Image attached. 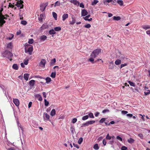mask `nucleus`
<instances>
[{
	"label": "nucleus",
	"mask_w": 150,
	"mask_h": 150,
	"mask_svg": "<svg viewBox=\"0 0 150 150\" xmlns=\"http://www.w3.org/2000/svg\"><path fill=\"white\" fill-rule=\"evenodd\" d=\"M101 52V49H97L94 50L90 55V57L88 59L92 64L95 63L94 62V58L96 57Z\"/></svg>",
	"instance_id": "nucleus-1"
},
{
	"label": "nucleus",
	"mask_w": 150,
	"mask_h": 150,
	"mask_svg": "<svg viewBox=\"0 0 150 150\" xmlns=\"http://www.w3.org/2000/svg\"><path fill=\"white\" fill-rule=\"evenodd\" d=\"M33 47L31 45L26 43L25 44V52L28 53L30 55H31L33 51Z\"/></svg>",
	"instance_id": "nucleus-2"
},
{
	"label": "nucleus",
	"mask_w": 150,
	"mask_h": 150,
	"mask_svg": "<svg viewBox=\"0 0 150 150\" xmlns=\"http://www.w3.org/2000/svg\"><path fill=\"white\" fill-rule=\"evenodd\" d=\"M3 10L2 8H1L0 10V25L1 26H2L4 23H5L6 21L4 20L6 19V18L2 14L1 12Z\"/></svg>",
	"instance_id": "nucleus-3"
},
{
	"label": "nucleus",
	"mask_w": 150,
	"mask_h": 150,
	"mask_svg": "<svg viewBox=\"0 0 150 150\" xmlns=\"http://www.w3.org/2000/svg\"><path fill=\"white\" fill-rule=\"evenodd\" d=\"M95 122V121L94 120H91L87 121L85 123L82 124V126H81V127H83L88 126L89 125H91L94 123Z\"/></svg>",
	"instance_id": "nucleus-4"
},
{
	"label": "nucleus",
	"mask_w": 150,
	"mask_h": 150,
	"mask_svg": "<svg viewBox=\"0 0 150 150\" xmlns=\"http://www.w3.org/2000/svg\"><path fill=\"white\" fill-rule=\"evenodd\" d=\"M23 1L21 0L20 1L18 0L17 2L16 5L17 7H20V8H22L23 6Z\"/></svg>",
	"instance_id": "nucleus-5"
},
{
	"label": "nucleus",
	"mask_w": 150,
	"mask_h": 150,
	"mask_svg": "<svg viewBox=\"0 0 150 150\" xmlns=\"http://www.w3.org/2000/svg\"><path fill=\"white\" fill-rule=\"evenodd\" d=\"M43 117L45 121L50 120V116L47 113L45 112L43 114Z\"/></svg>",
	"instance_id": "nucleus-6"
},
{
	"label": "nucleus",
	"mask_w": 150,
	"mask_h": 150,
	"mask_svg": "<svg viewBox=\"0 0 150 150\" xmlns=\"http://www.w3.org/2000/svg\"><path fill=\"white\" fill-rule=\"evenodd\" d=\"M46 61L45 59H42L39 63V66L42 68H45V64L46 63Z\"/></svg>",
	"instance_id": "nucleus-7"
},
{
	"label": "nucleus",
	"mask_w": 150,
	"mask_h": 150,
	"mask_svg": "<svg viewBox=\"0 0 150 150\" xmlns=\"http://www.w3.org/2000/svg\"><path fill=\"white\" fill-rule=\"evenodd\" d=\"M47 38V37L45 35H42L39 37V39L40 40V41L43 42Z\"/></svg>",
	"instance_id": "nucleus-8"
},
{
	"label": "nucleus",
	"mask_w": 150,
	"mask_h": 150,
	"mask_svg": "<svg viewBox=\"0 0 150 150\" xmlns=\"http://www.w3.org/2000/svg\"><path fill=\"white\" fill-rule=\"evenodd\" d=\"M70 2L71 3L78 6L79 5V2L76 0H71L70 1Z\"/></svg>",
	"instance_id": "nucleus-9"
},
{
	"label": "nucleus",
	"mask_w": 150,
	"mask_h": 150,
	"mask_svg": "<svg viewBox=\"0 0 150 150\" xmlns=\"http://www.w3.org/2000/svg\"><path fill=\"white\" fill-rule=\"evenodd\" d=\"M81 14L82 16H85L87 15L88 12L86 10L82 9L81 10Z\"/></svg>",
	"instance_id": "nucleus-10"
},
{
	"label": "nucleus",
	"mask_w": 150,
	"mask_h": 150,
	"mask_svg": "<svg viewBox=\"0 0 150 150\" xmlns=\"http://www.w3.org/2000/svg\"><path fill=\"white\" fill-rule=\"evenodd\" d=\"M114 65L113 61L109 63L108 68L109 69H112L114 67Z\"/></svg>",
	"instance_id": "nucleus-11"
},
{
	"label": "nucleus",
	"mask_w": 150,
	"mask_h": 150,
	"mask_svg": "<svg viewBox=\"0 0 150 150\" xmlns=\"http://www.w3.org/2000/svg\"><path fill=\"white\" fill-rule=\"evenodd\" d=\"M72 20L69 21V24L70 25H73L76 22V20L75 17H71Z\"/></svg>",
	"instance_id": "nucleus-12"
},
{
	"label": "nucleus",
	"mask_w": 150,
	"mask_h": 150,
	"mask_svg": "<svg viewBox=\"0 0 150 150\" xmlns=\"http://www.w3.org/2000/svg\"><path fill=\"white\" fill-rule=\"evenodd\" d=\"M13 102L14 104L17 106H18L19 105V102L17 99H13Z\"/></svg>",
	"instance_id": "nucleus-13"
},
{
	"label": "nucleus",
	"mask_w": 150,
	"mask_h": 150,
	"mask_svg": "<svg viewBox=\"0 0 150 150\" xmlns=\"http://www.w3.org/2000/svg\"><path fill=\"white\" fill-rule=\"evenodd\" d=\"M90 15H88L86 16L85 17H84L83 18L85 20V21H92V18H90L89 19H88V18L90 17Z\"/></svg>",
	"instance_id": "nucleus-14"
},
{
	"label": "nucleus",
	"mask_w": 150,
	"mask_h": 150,
	"mask_svg": "<svg viewBox=\"0 0 150 150\" xmlns=\"http://www.w3.org/2000/svg\"><path fill=\"white\" fill-rule=\"evenodd\" d=\"M45 16V15L43 14H41L38 17V20L39 21L42 22L43 20V18Z\"/></svg>",
	"instance_id": "nucleus-15"
},
{
	"label": "nucleus",
	"mask_w": 150,
	"mask_h": 150,
	"mask_svg": "<svg viewBox=\"0 0 150 150\" xmlns=\"http://www.w3.org/2000/svg\"><path fill=\"white\" fill-rule=\"evenodd\" d=\"M46 6L45 4H42L40 6V10L42 11H43L45 9Z\"/></svg>",
	"instance_id": "nucleus-16"
},
{
	"label": "nucleus",
	"mask_w": 150,
	"mask_h": 150,
	"mask_svg": "<svg viewBox=\"0 0 150 150\" xmlns=\"http://www.w3.org/2000/svg\"><path fill=\"white\" fill-rule=\"evenodd\" d=\"M68 17V15L67 14H64L62 16V20L64 21Z\"/></svg>",
	"instance_id": "nucleus-17"
},
{
	"label": "nucleus",
	"mask_w": 150,
	"mask_h": 150,
	"mask_svg": "<svg viewBox=\"0 0 150 150\" xmlns=\"http://www.w3.org/2000/svg\"><path fill=\"white\" fill-rule=\"evenodd\" d=\"M5 52L8 55V56H7V57L8 58H10L13 56V54L10 52L7 51L6 52Z\"/></svg>",
	"instance_id": "nucleus-18"
},
{
	"label": "nucleus",
	"mask_w": 150,
	"mask_h": 150,
	"mask_svg": "<svg viewBox=\"0 0 150 150\" xmlns=\"http://www.w3.org/2000/svg\"><path fill=\"white\" fill-rule=\"evenodd\" d=\"M142 28L145 30L150 29V26L149 25H144L142 26Z\"/></svg>",
	"instance_id": "nucleus-19"
},
{
	"label": "nucleus",
	"mask_w": 150,
	"mask_h": 150,
	"mask_svg": "<svg viewBox=\"0 0 150 150\" xmlns=\"http://www.w3.org/2000/svg\"><path fill=\"white\" fill-rule=\"evenodd\" d=\"M29 74H28L25 73L24 75V78L26 81H28V79Z\"/></svg>",
	"instance_id": "nucleus-20"
},
{
	"label": "nucleus",
	"mask_w": 150,
	"mask_h": 150,
	"mask_svg": "<svg viewBox=\"0 0 150 150\" xmlns=\"http://www.w3.org/2000/svg\"><path fill=\"white\" fill-rule=\"evenodd\" d=\"M56 114V111L54 109H52L50 112V115L53 117Z\"/></svg>",
	"instance_id": "nucleus-21"
},
{
	"label": "nucleus",
	"mask_w": 150,
	"mask_h": 150,
	"mask_svg": "<svg viewBox=\"0 0 150 150\" xmlns=\"http://www.w3.org/2000/svg\"><path fill=\"white\" fill-rule=\"evenodd\" d=\"M112 2L111 0H103V3L104 4L107 5L108 3Z\"/></svg>",
	"instance_id": "nucleus-22"
},
{
	"label": "nucleus",
	"mask_w": 150,
	"mask_h": 150,
	"mask_svg": "<svg viewBox=\"0 0 150 150\" xmlns=\"http://www.w3.org/2000/svg\"><path fill=\"white\" fill-rule=\"evenodd\" d=\"M16 121H17V123L18 125V127L19 129V128H20L22 130V132H23V128L21 126V124L19 123V122H18V119L16 120Z\"/></svg>",
	"instance_id": "nucleus-23"
},
{
	"label": "nucleus",
	"mask_w": 150,
	"mask_h": 150,
	"mask_svg": "<svg viewBox=\"0 0 150 150\" xmlns=\"http://www.w3.org/2000/svg\"><path fill=\"white\" fill-rule=\"evenodd\" d=\"M121 60L119 59H117L115 62V64L116 65H118L121 63Z\"/></svg>",
	"instance_id": "nucleus-24"
},
{
	"label": "nucleus",
	"mask_w": 150,
	"mask_h": 150,
	"mask_svg": "<svg viewBox=\"0 0 150 150\" xmlns=\"http://www.w3.org/2000/svg\"><path fill=\"white\" fill-rule=\"evenodd\" d=\"M135 140L131 138H130L127 140V142L128 143L130 144H132L133 143Z\"/></svg>",
	"instance_id": "nucleus-25"
},
{
	"label": "nucleus",
	"mask_w": 150,
	"mask_h": 150,
	"mask_svg": "<svg viewBox=\"0 0 150 150\" xmlns=\"http://www.w3.org/2000/svg\"><path fill=\"white\" fill-rule=\"evenodd\" d=\"M93 148L95 150H98L99 148V147L97 144H96L94 145Z\"/></svg>",
	"instance_id": "nucleus-26"
},
{
	"label": "nucleus",
	"mask_w": 150,
	"mask_h": 150,
	"mask_svg": "<svg viewBox=\"0 0 150 150\" xmlns=\"http://www.w3.org/2000/svg\"><path fill=\"white\" fill-rule=\"evenodd\" d=\"M61 4L59 1H57L55 2L54 4V7H55L57 6H60Z\"/></svg>",
	"instance_id": "nucleus-27"
},
{
	"label": "nucleus",
	"mask_w": 150,
	"mask_h": 150,
	"mask_svg": "<svg viewBox=\"0 0 150 150\" xmlns=\"http://www.w3.org/2000/svg\"><path fill=\"white\" fill-rule=\"evenodd\" d=\"M56 62V60L55 58H54L52 59L50 62V64L51 65H53Z\"/></svg>",
	"instance_id": "nucleus-28"
},
{
	"label": "nucleus",
	"mask_w": 150,
	"mask_h": 150,
	"mask_svg": "<svg viewBox=\"0 0 150 150\" xmlns=\"http://www.w3.org/2000/svg\"><path fill=\"white\" fill-rule=\"evenodd\" d=\"M35 81L33 80H30L29 83L30 86H33L35 84Z\"/></svg>",
	"instance_id": "nucleus-29"
},
{
	"label": "nucleus",
	"mask_w": 150,
	"mask_h": 150,
	"mask_svg": "<svg viewBox=\"0 0 150 150\" xmlns=\"http://www.w3.org/2000/svg\"><path fill=\"white\" fill-rule=\"evenodd\" d=\"M49 33L50 35H54L55 34L56 32L54 29H52L49 31Z\"/></svg>",
	"instance_id": "nucleus-30"
},
{
	"label": "nucleus",
	"mask_w": 150,
	"mask_h": 150,
	"mask_svg": "<svg viewBox=\"0 0 150 150\" xmlns=\"http://www.w3.org/2000/svg\"><path fill=\"white\" fill-rule=\"evenodd\" d=\"M56 72L55 71H54L52 73L50 76L52 78H54L56 76Z\"/></svg>",
	"instance_id": "nucleus-31"
},
{
	"label": "nucleus",
	"mask_w": 150,
	"mask_h": 150,
	"mask_svg": "<svg viewBox=\"0 0 150 150\" xmlns=\"http://www.w3.org/2000/svg\"><path fill=\"white\" fill-rule=\"evenodd\" d=\"M117 3L121 6H122L124 4L123 1L122 0H118Z\"/></svg>",
	"instance_id": "nucleus-32"
},
{
	"label": "nucleus",
	"mask_w": 150,
	"mask_h": 150,
	"mask_svg": "<svg viewBox=\"0 0 150 150\" xmlns=\"http://www.w3.org/2000/svg\"><path fill=\"white\" fill-rule=\"evenodd\" d=\"M12 68L13 69L16 70H18V65L16 64H15L13 65Z\"/></svg>",
	"instance_id": "nucleus-33"
},
{
	"label": "nucleus",
	"mask_w": 150,
	"mask_h": 150,
	"mask_svg": "<svg viewBox=\"0 0 150 150\" xmlns=\"http://www.w3.org/2000/svg\"><path fill=\"white\" fill-rule=\"evenodd\" d=\"M54 29L55 31H60L61 30V27L58 26L54 28Z\"/></svg>",
	"instance_id": "nucleus-34"
},
{
	"label": "nucleus",
	"mask_w": 150,
	"mask_h": 150,
	"mask_svg": "<svg viewBox=\"0 0 150 150\" xmlns=\"http://www.w3.org/2000/svg\"><path fill=\"white\" fill-rule=\"evenodd\" d=\"M36 96L38 98V100L40 101H42V98L40 94H37Z\"/></svg>",
	"instance_id": "nucleus-35"
},
{
	"label": "nucleus",
	"mask_w": 150,
	"mask_h": 150,
	"mask_svg": "<svg viewBox=\"0 0 150 150\" xmlns=\"http://www.w3.org/2000/svg\"><path fill=\"white\" fill-rule=\"evenodd\" d=\"M52 15L53 17L54 18L55 20H57V15L56 13L54 12H53L52 13Z\"/></svg>",
	"instance_id": "nucleus-36"
},
{
	"label": "nucleus",
	"mask_w": 150,
	"mask_h": 150,
	"mask_svg": "<svg viewBox=\"0 0 150 150\" xmlns=\"http://www.w3.org/2000/svg\"><path fill=\"white\" fill-rule=\"evenodd\" d=\"M128 83L131 86L134 87L135 86V84L133 82L130 81H128Z\"/></svg>",
	"instance_id": "nucleus-37"
},
{
	"label": "nucleus",
	"mask_w": 150,
	"mask_h": 150,
	"mask_svg": "<svg viewBox=\"0 0 150 150\" xmlns=\"http://www.w3.org/2000/svg\"><path fill=\"white\" fill-rule=\"evenodd\" d=\"M98 2V0L93 1L92 2L91 4L92 6H95Z\"/></svg>",
	"instance_id": "nucleus-38"
},
{
	"label": "nucleus",
	"mask_w": 150,
	"mask_h": 150,
	"mask_svg": "<svg viewBox=\"0 0 150 150\" xmlns=\"http://www.w3.org/2000/svg\"><path fill=\"white\" fill-rule=\"evenodd\" d=\"M144 94L145 96L149 95L150 94V90H147L145 91L144 92Z\"/></svg>",
	"instance_id": "nucleus-39"
},
{
	"label": "nucleus",
	"mask_w": 150,
	"mask_h": 150,
	"mask_svg": "<svg viewBox=\"0 0 150 150\" xmlns=\"http://www.w3.org/2000/svg\"><path fill=\"white\" fill-rule=\"evenodd\" d=\"M121 18L120 16H114L113 17V19L116 21H118Z\"/></svg>",
	"instance_id": "nucleus-40"
},
{
	"label": "nucleus",
	"mask_w": 150,
	"mask_h": 150,
	"mask_svg": "<svg viewBox=\"0 0 150 150\" xmlns=\"http://www.w3.org/2000/svg\"><path fill=\"white\" fill-rule=\"evenodd\" d=\"M88 117H89V116L88 115H86L84 116L83 117H82V120H87V119H88Z\"/></svg>",
	"instance_id": "nucleus-41"
},
{
	"label": "nucleus",
	"mask_w": 150,
	"mask_h": 150,
	"mask_svg": "<svg viewBox=\"0 0 150 150\" xmlns=\"http://www.w3.org/2000/svg\"><path fill=\"white\" fill-rule=\"evenodd\" d=\"M45 80L46 81V82L47 83H48L50 82L51 81V79L50 77H47L45 79Z\"/></svg>",
	"instance_id": "nucleus-42"
},
{
	"label": "nucleus",
	"mask_w": 150,
	"mask_h": 150,
	"mask_svg": "<svg viewBox=\"0 0 150 150\" xmlns=\"http://www.w3.org/2000/svg\"><path fill=\"white\" fill-rule=\"evenodd\" d=\"M83 140V139L82 137L80 138L78 141V143L79 144H81Z\"/></svg>",
	"instance_id": "nucleus-43"
},
{
	"label": "nucleus",
	"mask_w": 150,
	"mask_h": 150,
	"mask_svg": "<svg viewBox=\"0 0 150 150\" xmlns=\"http://www.w3.org/2000/svg\"><path fill=\"white\" fill-rule=\"evenodd\" d=\"M34 42V40L33 39H29L28 43L30 44H32Z\"/></svg>",
	"instance_id": "nucleus-44"
},
{
	"label": "nucleus",
	"mask_w": 150,
	"mask_h": 150,
	"mask_svg": "<svg viewBox=\"0 0 150 150\" xmlns=\"http://www.w3.org/2000/svg\"><path fill=\"white\" fill-rule=\"evenodd\" d=\"M88 115L89 117L90 118H94V116H93V113H92L91 112L89 113L88 114Z\"/></svg>",
	"instance_id": "nucleus-45"
},
{
	"label": "nucleus",
	"mask_w": 150,
	"mask_h": 150,
	"mask_svg": "<svg viewBox=\"0 0 150 150\" xmlns=\"http://www.w3.org/2000/svg\"><path fill=\"white\" fill-rule=\"evenodd\" d=\"M44 102H45V106H48V105H49V102L47 101V100L46 99H44Z\"/></svg>",
	"instance_id": "nucleus-46"
},
{
	"label": "nucleus",
	"mask_w": 150,
	"mask_h": 150,
	"mask_svg": "<svg viewBox=\"0 0 150 150\" xmlns=\"http://www.w3.org/2000/svg\"><path fill=\"white\" fill-rule=\"evenodd\" d=\"M106 120V119L105 118H103L101 119L99 121V122L100 123H103Z\"/></svg>",
	"instance_id": "nucleus-47"
},
{
	"label": "nucleus",
	"mask_w": 150,
	"mask_h": 150,
	"mask_svg": "<svg viewBox=\"0 0 150 150\" xmlns=\"http://www.w3.org/2000/svg\"><path fill=\"white\" fill-rule=\"evenodd\" d=\"M27 22L25 21H21V23L24 25H25L27 24Z\"/></svg>",
	"instance_id": "nucleus-48"
},
{
	"label": "nucleus",
	"mask_w": 150,
	"mask_h": 150,
	"mask_svg": "<svg viewBox=\"0 0 150 150\" xmlns=\"http://www.w3.org/2000/svg\"><path fill=\"white\" fill-rule=\"evenodd\" d=\"M84 26L86 28H89L91 27V26L90 24H87L85 25Z\"/></svg>",
	"instance_id": "nucleus-49"
},
{
	"label": "nucleus",
	"mask_w": 150,
	"mask_h": 150,
	"mask_svg": "<svg viewBox=\"0 0 150 150\" xmlns=\"http://www.w3.org/2000/svg\"><path fill=\"white\" fill-rule=\"evenodd\" d=\"M12 44L11 43H8L7 45V47L8 48H11L12 47Z\"/></svg>",
	"instance_id": "nucleus-50"
},
{
	"label": "nucleus",
	"mask_w": 150,
	"mask_h": 150,
	"mask_svg": "<svg viewBox=\"0 0 150 150\" xmlns=\"http://www.w3.org/2000/svg\"><path fill=\"white\" fill-rule=\"evenodd\" d=\"M23 63L24 64H25V65H27L28 63V59H24V63Z\"/></svg>",
	"instance_id": "nucleus-51"
},
{
	"label": "nucleus",
	"mask_w": 150,
	"mask_h": 150,
	"mask_svg": "<svg viewBox=\"0 0 150 150\" xmlns=\"http://www.w3.org/2000/svg\"><path fill=\"white\" fill-rule=\"evenodd\" d=\"M127 64L126 63H125L124 64H121L120 66V68L121 69L123 67L127 66Z\"/></svg>",
	"instance_id": "nucleus-52"
},
{
	"label": "nucleus",
	"mask_w": 150,
	"mask_h": 150,
	"mask_svg": "<svg viewBox=\"0 0 150 150\" xmlns=\"http://www.w3.org/2000/svg\"><path fill=\"white\" fill-rule=\"evenodd\" d=\"M77 121V119L76 118H73L72 120V123L73 124L76 123Z\"/></svg>",
	"instance_id": "nucleus-53"
},
{
	"label": "nucleus",
	"mask_w": 150,
	"mask_h": 150,
	"mask_svg": "<svg viewBox=\"0 0 150 150\" xmlns=\"http://www.w3.org/2000/svg\"><path fill=\"white\" fill-rule=\"evenodd\" d=\"M128 113V112L125 110H122L121 111V113L123 115H125Z\"/></svg>",
	"instance_id": "nucleus-54"
},
{
	"label": "nucleus",
	"mask_w": 150,
	"mask_h": 150,
	"mask_svg": "<svg viewBox=\"0 0 150 150\" xmlns=\"http://www.w3.org/2000/svg\"><path fill=\"white\" fill-rule=\"evenodd\" d=\"M7 150H16L15 148L11 147L9 148H6Z\"/></svg>",
	"instance_id": "nucleus-55"
},
{
	"label": "nucleus",
	"mask_w": 150,
	"mask_h": 150,
	"mask_svg": "<svg viewBox=\"0 0 150 150\" xmlns=\"http://www.w3.org/2000/svg\"><path fill=\"white\" fill-rule=\"evenodd\" d=\"M106 138L107 139L110 140L111 138V137L109 136V134H108L106 137Z\"/></svg>",
	"instance_id": "nucleus-56"
},
{
	"label": "nucleus",
	"mask_w": 150,
	"mask_h": 150,
	"mask_svg": "<svg viewBox=\"0 0 150 150\" xmlns=\"http://www.w3.org/2000/svg\"><path fill=\"white\" fill-rule=\"evenodd\" d=\"M116 139L120 141H122V139L119 136H117L116 137Z\"/></svg>",
	"instance_id": "nucleus-57"
},
{
	"label": "nucleus",
	"mask_w": 150,
	"mask_h": 150,
	"mask_svg": "<svg viewBox=\"0 0 150 150\" xmlns=\"http://www.w3.org/2000/svg\"><path fill=\"white\" fill-rule=\"evenodd\" d=\"M79 6L80 7L82 8H84V6L83 3H81L80 4H79Z\"/></svg>",
	"instance_id": "nucleus-58"
},
{
	"label": "nucleus",
	"mask_w": 150,
	"mask_h": 150,
	"mask_svg": "<svg viewBox=\"0 0 150 150\" xmlns=\"http://www.w3.org/2000/svg\"><path fill=\"white\" fill-rule=\"evenodd\" d=\"M138 136L141 139H143V135L142 134H138Z\"/></svg>",
	"instance_id": "nucleus-59"
},
{
	"label": "nucleus",
	"mask_w": 150,
	"mask_h": 150,
	"mask_svg": "<svg viewBox=\"0 0 150 150\" xmlns=\"http://www.w3.org/2000/svg\"><path fill=\"white\" fill-rule=\"evenodd\" d=\"M109 111V110L108 109H104L103 111L102 112L103 113H105L106 112H108Z\"/></svg>",
	"instance_id": "nucleus-60"
},
{
	"label": "nucleus",
	"mask_w": 150,
	"mask_h": 150,
	"mask_svg": "<svg viewBox=\"0 0 150 150\" xmlns=\"http://www.w3.org/2000/svg\"><path fill=\"white\" fill-rule=\"evenodd\" d=\"M127 149V147L125 146H122L121 148L122 150H126Z\"/></svg>",
	"instance_id": "nucleus-61"
},
{
	"label": "nucleus",
	"mask_w": 150,
	"mask_h": 150,
	"mask_svg": "<svg viewBox=\"0 0 150 150\" xmlns=\"http://www.w3.org/2000/svg\"><path fill=\"white\" fill-rule=\"evenodd\" d=\"M73 145L74 147H76L77 149H79V147L77 144H75L74 143H73Z\"/></svg>",
	"instance_id": "nucleus-62"
},
{
	"label": "nucleus",
	"mask_w": 150,
	"mask_h": 150,
	"mask_svg": "<svg viewBox=\"0 0 150 150\" xmlns=\"http://www.w3.org/2000/svg\"><path fill=\"white\" fill-rule=\"evenodd\" d=\"M70 130L71 132L72 133H74V127H71L70 128Z\"/></svg>",
	"instance_id": "nucleus-63"
},
{
	"label": "nucleus",
	"mask_w": 150,
	"mask_h": 150,
	"mask_svg": "<svg viewBox=\"0 0 150 150\" xmlns=\"http://www.w3.org/2000/svg\"><path fill=\"white\" fill-rule=\"evenodd\" d=\"M42 94L43 95V97L45 98H46V97L47 94L45 92H43L42 93Z\"/></svg>",
	"instance_id": "nucleus-64"
}]
</instances>
